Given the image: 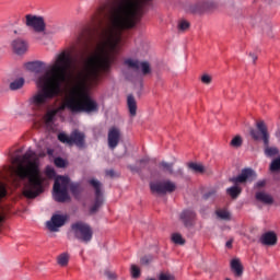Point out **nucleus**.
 Returning a JSON list of instances; mask_svg holds the SVG:
<instances>
[{
    "mask_svg": "<svg viewBox=\"0 0 280 280\" xmlns=\"http://www.w3.org/2000/svg\"><path fill=\"white\" fill-rule=\"evenodd\" d=\"M152 0H113L109 26L100 34L101 55L90 57L83 70L75 73V61L71 58V113H97L100 105L91 96L102 80V73H109L115 62L113 54L122 43L126 30H132L143 16L145 5Z\"/></svg>",
    "mask_w": 280,
    "mask_h": 280,
    "instance_id": "obj_1",
    "label": "nucleus"
},
{
    "mask_svg": "<svg viewBox=\"0 0 280 280\" xmlns=\"http://www.w3.org/2000/svg\"><path fill=\"white\" fill-rule=\"evenodd\" d=\"M35 83L39 90L28 98L34 113H45L54 97H59V110H71V54L63 51L57 55Z\"/></svg>",
    "mask_w": 280,
    "mask_h": 280,
    "instance_id": "obj_2",
    "label": "nucleus"
},
{
    "mask_svg": "<svg viewBox=\"0 0 280 280\" xmlns=\"http://www.w3.org/2000/svg\"><path fill=\"white\" fill-rule=\"evenodd\" d=\"M108 15V4L104 3L98 7L94 15L92 16V22L89 26H86L81 34V43L84 46L89 47V45H93L95 40V36L98 34L102 24L104 23V19Z\"/></svg>",
    "mask_w": 280,
    "mask_h": 280,
    "instance_id": "obj_3",
    "label": "nucleus"
},
{
    "mask_svg": "<svg viewBox=\"0 0 280 280\" xmlns=\"http://www.w3.org/2000/svg\"><path fill=\"white\" fill-rule=\"evenodd\" d=\"M256 129H250L249 135L254 141H262L264 143V152L269 159L272 156H278L279 148L270 147V133L268 132V127L264 120H260L256 124Z\"/></svg>",
    "mask_w": 280,
    "mask_h": 280,
    "instance_id": "obj_4",
    "label": "nucleus"
},
{
    "mask_svg": "<svg viewBox=\"0 0 280 280\" xmlns=\"http://www.w3.org/2000/svg\"><path fill=\"white\" fill-rule=\"evenodd\" d=\"M257 179V173L253 168H243L241 174L236 177L230 178V183H233L234 186L226 189L228 196L232 197L233 200L240 198L242 194V187L237 185H245V183H253Z\"/></svg>",
    "mask_w": 280,
    "mask_h": 280,
    "instance_id": "obj_5",
    "label": "nucleus"
},
{
    "mask_svg": "<svg viewBox=\"0 0 280 280\" xmlns=\"http://www.w3.org/2000/svg\"><path fill=\"white\" fill-rule=\"evenodd\" d=\"M90 187L94 189V203L90 207V215H95L100 211V207L104 205V185L100 179L91 178L88 180Z\"/></svg>",
    "mask_w": 280,
    "mask_h": 280,
    "instance_id": "obj_6",
    "label": "nucleus"
},
{
    "mask_svg": "<svg viewBox=\"0 0 280 280\" xmlns=\"http://www.w3.org/2000/svg\"><path fill=\"white\" fill-rule=\"evenodd\" d=\"M52 196L56 202H65L69 198V177L57 176L52 187Z\"/></svg>",
    "mask_w": 280,
    "mask_h": 280,
    "instance_id": "obj_7",
    "label": "nucleus"
},
{
    "mask_svg": "<svg viewBox=\"0 0 280 280\" xmlns=\"http://www.w3.org/2000/svg\"><path fill=\"white\" fill-rule=\"evenodd\" d=\"M71 229L74 232L77 240H80V242L89 244V242L93 240V230H91L90 224L79 221L77 223H73L71 225Z\"/></svg>",
    "mask_w": 280,
    "mask_h": 280,
    "instance_id": "obj_8",
    "label": "nucleus"
},
{
    "mask_svg": "<svg viewBox=\"0 0 280 280\" xmlns=\"http://www.w3.org/2000/svg\"><path fill=\"white\" fill-rule=\"evenodd\" d=\"M25 25L31 27L36 34H45L47 30V23H45V18L40 15L26 14Z\"/></svg>",
    "mask_w": 280,
    "mask_h": 280,
    "instance_id": "obj_9",
    "label": "nucleus"
},
{
    "mask_svg": "<svg viewBox=\"0 0 280 280\" xmlns=\"http://www.w3.org/2000/svg\"><path fill=\"white\" fill-rule=\"evenodd\" d=\"M150 189L152 194L165 196V194H174L176 191V183L170 179L155 182L150 184Z\"/></svg>",
    "mask_w": 280,
    "mask_h": 280,
    "instance_id": "obj_10",
    "label": "nucleus"
},
{
    "mask_svg": "<svg viewBox=\"0 0 280 280\" xmlns=\"http://www.w3.org/2000/svg\"><path fill=\"white\" fill-rule=\"evenodd\" d=\"M69 217L67 214H52L49 221L46 222V228L50 233H58L61 226L67 224Z\"/></svg>",
    "mask_w": 280,
    "mask_h": 280,
    "instance_id": "obj_11",
    "label": "nucleus"
},
{
    "mask_svg": "<svg viewBox=\"0 0 280 280\" xmlns=\"http://www.w3.org/2000/svg\"><path fill=\"white\" fill-rule=\"evenodd\" d=\"M121 139V131L117 127H113L108 130L107 143L110 150H115L119 145Z\"/></svg>",
    "mask_w": 280,
    "mask_h": 280,
    "instance_id": "obj_12",
    "label": "nucleus"
},
{
    "mask_svg": "<svg viewBox=\"0 0 280 280\" xmlns=\"http://www.w3.org/2000/svg\"><path fill=\"white\" fill-rule=\"evenodd\" d=\"M71 143L77 145L79 150H84L86 148V135L78 129L73 130L71 132Z\"/></svg>",
    "mask_w": 280,
    "mask_h": 280,
    "instance_id": "obj_13",
    "label": "nucleus"
},
{
    "mask_svg": "<svg viewBox=\"0 0 280 280\" xmlns=\"http://www.w3.org/2000/svg\"><path fill=\"white\" fill-rule=\"evenodd\" d=\"M218 8L217 0H200L195 4L194 12H211Z\"/></svg>",
    "mask_w": 280,
    "mask_h": 280,
    "instance_id": "obj_14",
    "label": "nucleus"
},
{
    "mask_svg": "<svg viewBox=\"0 0 280 280\" xmlns=\"http://www.w3.org/2000/svg\"><path fill=\"white\" fill-rule=\"evenodd\" d=\"M179 220L187 229L196 224V212L191 209H186L179 214Z\"/></svg>",
    "mask_w": 280,
    "mask_h": 280,
    "instance_id": "obj_15",
    "label": "nucleus"
},
{
    "mask_svg": "<svg viewBox=\"0 0 280 280\" xmlns=\"http://www.w3.org/2000/svg\"><path fill=\"white\" fill-rule=\"evenodd\" d=\"M11 47L18 56H23V54L27 52L30 48V44L23 38H16L12 42Z\"/></svg>",
    "mask_w": 280,
    "mask_h": 280,
    "instance_id": "obj_16",
    "label": "nucleus"
},
{
    "mask_svg": "<svg viewBox=\"0 0 280 280\" xmlns=\"http://www.w3.org/2000/svg\"><path fill=\"white\" fill-rule=\"evenodd\" d=\"M259 242L262 246H277V233L272 231L266 232L260 236Z\"/></svg>",
    "mask_w": 280,
    "mask_h": 280,
    "instance_id": "obj_17",
    "label": "nucleus"
},
{
    "mask_svg": "<svg viewBox=\"0 0 280 280\" xmlns=\"http://www.w3.org/2000/svg\"><path fill=\"white\" fill-rule=\"evenodd\" d=\"M27 71H31L32 73H43L45 69H47V63L44 61H30L25 65Z\"/></svg>",
    "mask_w": 280,
    "mask_h": 280,
    "instance_id": "obj_18",
    "label": "nucleus"
},
{
    "mask_svg": "<svg viewBox=\"0 0 280 280\" xmlns=\"http://www.w3.org/2000/svg\"><path fill=\"white\" fill-rule=\"evenodd\" d=\"M255 198L258 202H262V205H272L275 202V199L266 191H257Z\"/></svg>",
    "mask_w": 280,
    "mask_h": 280,
    "instance_id": "obj_19",
    "label": "nucleus"
},
{
    "mask_svg": "<svg viewBox=\"0 0 280 280\" xmlns=\"http://www.w3.org/2000/svg\"><path fill=\"white\" fill-rule=\"evenodd\" d=\"M231 270L235 277H242L244 275V266H242V261L238 258L231 260Z\"/></svg>",
    "mask_w": 280,
    "mask_h": 280,
    "instance_id": "obj_20",
    "label": "nucleus"
},
{
    "mask_svg": "<svg viewBox=\"0 0 280 280\" xmlns=\"http://www.w3.org/2000/svg\"><path fill=\"white\" fill-rule=\"evenodd\" d=\"M127 108L130 117H137V100H135L132 94L127 96Z\"/></svg>",
    "mask_w": 280,
    "mask_h": 280,
    "instance_id": "obj_21",
    "label": "nucleus"
},
{
    "mask_svg": "<svg viewBox=\"0 0 280 280\" xmlns=\"http://www.w3.org/2000/svg\"><path fill=\"white\" fill-rule=\"evenodd\" d=\"M124 65L125 67H127L128 69H132L133 71H139V69L141 68V62L137 59H125L124 60Z\"/></svg>",
    "mask_w": 280,
    "mask_h": 280,
    "instance_id": "obj_22",
    "label": "nucleus"
},
{
    "mask_svg": "<svg viewBox=\"0 0 280 280\" xmlns=\"http://www.w3.org/2000/svg\"><path fill=\"white\" fill-rule=\"evenodd\" d=\"M69 259H70L69 253H62L57 257V264L61 268H66V266H69Z\"/></svg>",
    "mask_w": 280,
    "mask_h": 280,
    "instance_id": "obj_23",
    "label": "nucleus"
},
{
    "mask_svg": "<svg viewBox=\"0 0 280 280\" xmlns=\"http://www.w3.org/2000/svg\"><path fill=\"white\" fill-rule=\"evenodd\" d=\"M24 85H25V79L19 78L10 83L9 89L11 91H19V89H23Z\"/></svg>",
    "mask_w": 280,
    "mask_h": 280,
    "instance_id": "obj_24",
    "label": "nucleus"
},
{
    "mask_svg": "<svg viewBox=\"0 0 280 280\" xmlns=\"http://www.w3.org/2000/svg\"><path fill=\"white\" fill-rule=\"evenodd\" d=\"M60 110H65V109H60V107H58L57 109L47 112L46 115L44 116L45 124L47 125L51 124V121H54V117H56V115H58Z\"/></svg>",
    "mask_w": 280,
    "mask_h": 280,
    "instance_id": "obj_25",
    "label": "nucleus"
},
{
    "mask_svg": "<svg viewBox=\"0 0 280 280\" xmlns=\"http://www.w3.org/2000/svg\"><path fill=\"white\" fill-rule=\"evenodd\" d=\"M215 215L219 218V220H224L225 222L231 220V212H229L226 209H218L215 211Z\"/></svg>",
    "mask_w": 280,
    "mask_h": 280,
    "instance_id": "obj_26",
    "label": "nucleus"
},
{
    "mask_svg": "<svg viewBox=\"0 0 280 280\" xmlns=\"http://www.w3.org/2000/svg\"><path fill=\"white\" fill-rule=\"evenodd\" d=\"M188 167L195 174H203L205 173V166L202 164L191 162L188 164Z\"/></svg>",
    "mask_w": 280,
    "mask_h": 280,
    "instance_id": "obj_27",
    "label": "nucleus"
},
{
    "mask_svg": "<svg viewBox=\"0 0 280 280\" xmlns=\"http://www.w3.org/2000/svg\"><path fill=\"white\" fill-rule=\"evenodd\" d=\"M71 194L74 198H80V194H82V186L78 183H71Z\"/></svg>",
    "mask_w": 280,
    "mask_h": 280,
    "instance_id": "obj_28",
    "label": "nucleus"
},
{
    "mask_svg": "<svg viewBox=\"0 0 280 280\" xmlns=\"http://www.w3.org/2000/svg\"><path fill=\"white\" fill-rule=\"evenodd\" d=\"M160 167H162L164 172H168V174H174V163L163 161L160 163Z\"/></svg>",
    "mask_w": 280,
    "mask_h": 280,
    "instance_id": "obj_29",
    "label": "nucleus"
},
{
    "mask_svg": "<svg viewBox=\"0 0 280 280\" xmlns=\"http://www.w3.org/2000/svg\"><path fill=\"white\" fill-rule=\"evenodd\" d=\"M270 172H280V156L276 158L271 161L270 166H269Z\"/></svg>",
    "mask_w": 280,
    "mask_h": 280,
    "instance_id": "obj_30",
    "label": "nucleus"
},
{
    "mask_svg": "<svg viewBox=\"0 0 280 280\" xmlns=\"http://www.w3.org/2000/svg\"><path fill=\"white\" fill-rule=\"evenodd\" d=\"M140 67L144 75H149V73H152V68H150V63L148 61L140 62Z\"/></svg>",
    "mask_w": 280,
    "mask_h": 280,
    "instance_id": "obj_31",
    "label": "nucleus"
},
{
    "mask_svg": "<svg viewBox=\"0 0 280 280\" xmlns=\"http://www.w3.org/2000/svg\"><path fill=\"white\" fill-rule=\"evenodd\" d=\"M172 241L174 242V244H179L180 246L185 244V240L183 238V235L178 233L173 234Z\"/></svg>",
    "mask_w": 280,
    "mask_h": 280,
    "instance_id": "obj_32",
    "label": "nucleus"
},
{
    "mask_svg": "<svg viewBox=\"0 0 280 280\" xmlns=\"http://www.w3.org/2000/svg\"><path fill=\"white\" fill-rule=\"evenodd\" d=\"M242 143H243L242 137L240 136H235L231 141L232 148H242Z\"/></svg>",
    "mask_w": 280,
    "mask_h": 280,
    "instance_id": "obj_33",
    "label": "nucleus"
},
{
    "mask_svg": "<svg viewBox=\"0 0 280 280\" xmlns=\"http://www.w3.org/2000/svg\"><path fill=\"white\" fill-rule=\"evenodd\" d=\"M45 175L50 179L56 178V170L52 166H46Z\"/></svg>",
    "mask_w": 280,
    "mask_h": 280,
    "instance_id": "obj_34",
    "label": "nucleus"
},
{
    "mask_svg": "<svg viewBox=\"0 0 280 280\" xmlns=\"http://www.w3.org/2000/svg\"><path fill=\"white\" fill-rule=\"evenodd\" d=\"M131 276L133 279H139V277H141V270L137 265H131Z\"/></svg>",
    "mask_w": 280,
    "mask_h": 280,
    "instance_id": "obj_35",
    "label": "nucleus"
},
{
    "mask_svg": "<svg viewBox=\"0 0 280 280\" xmlns=\"http://www.w3.org/2000/svg\"><path fill=\"white\" fill-rule=\"evenodd\" d=\"M54 163L56 167H59V168L67 167V161H65V159L62 158H56Z\"/></svg>",
    "mask_w": 280,
    "mask_h": 280,
    "instance_id": "obj_36",
    "label": "nucleus"
},
{
    "mask_svg": "<svg viewBox=\"0 0 280 280\" xmlns=\"http://www.w3.org/2000/svg\"><path fill=\"white\" fill-rule=\"evenodd\" d=\"M178 30L179 32H186V30H189V22L182 20L178 23Z\"/></svg>",
    "mask_w": 280,
    "mask_h": 280,
    "instance_id": "obj_37",
    "label": "nucleus"
},
{
    "mask_svg": "<svg viewBox=\"0 0 280 280\" xmlns=\"http://www.w3.org/2000/svg\"><path fill=\"white\" fill-rule=\"evenodd\" d=\"M58 140L61 143H69V144H71V138H69L66 133H59L58 135Z\"/></svg>",
    "mask_w": 280,
    "mask_h": 280,
    "instance_id": "obj_38",
    "label": "nucleus"
},
{
    "mask_svg": "<svg viewBox=\"0 0 280 280\" xmlns=\"http://www.w3.org/2000/svg\"><path fill=\"white\" fill-rule=\"evenodd\" d=\"M267 180L266 179H260L258 180L255 185H254V189H264V187H266L267 185Z\"/></svg>",
    "mask_w": 280,
    "mask_h": 280,
    "instance_id": "obj_39",
    "label": "nucleus"
},
{
    "mask_svg": "<svg viewBox=\"0 0 280 280\" xmlns=\"http://www.w3.org/2000/svg\"><path fill=\"white\" fill-rule=\"evenodd\" d=\"M201 82H202L203 84H211V77H209V74H203V75L201 77Z\"/></svg>",
    "mask_w": 280,
    "mask_h": 280,
    "instance_id": "obj_40",
    "label": "nucleus"
},
{
    "mask_svg": "<svg viewBox=\"0 0 280 280\" xmlns=\"http://www.w3.org/2000/svg\"><path fill=\"white\" fill-rule=\"evenodd\" d=\"M160 280H174V276H172L170 273H161Z\"/></svg>",
    "mask_w": 280,
    "mask_h": 280,
    "instance_id": "obj_41",
    "label": "nucleus"
},
{
    "mask_svg": "<svg viewBox=\"0 0 280 280\" xmlns=\"http://www.w3.org/2000/svg\"><path fill=\"white\" fill-rule=\"evenodd\" d=\"M105 276H106L107 279H109V280H115V279H117V276H116L114 272H112V271H105Z\"/></svg>",
    "mask_w": 280,
    "mask_h": 280,
    "instance_id": "obj_42",
    "label": "nucleus"
},
{
    "mask_svg": "<svg viewBox=\"0 0 280 280\" xmlns=\"http://www.w3.org/2000/svg\"><path fill=\"white\" fill-rule=\"evenodd\" d=\"M152 261V256H144L141 258V264H150Z\"/></svg>",
    "mask_w": 280,
    "mask_h": 280,
    "instance_id": "obj_43",
    "label": "nucleus"
},
{
    "mask_svg": "<svg viewBox=\"0 0 280 280\" xmlns=\"http://www.w3.org/2000/svg\"><path fill=\"white\" fill-rule=\"evenodd\" d=\"M211 196H215V190H211L207 194L203 195L205 200H209V198H211Z\"/></svg>",
    "mask_w": 280,
    "mask_h": 280,
    "instance_id": "obj_44",
    "label": "nucleus"
},
{
    "mask_svg": "<svg viewBox=\"0 0 280 280\" xmlns=\"http://www.w3.org/2000/svg\"><path fill=\"white\" fill-rule=\"evenodd\" d=\"M106 176H109L110 178H113V176H115V171L114 170H107L106 171Z\"/></svg>",
    "mask_w": 280,
    "mask_h": 280,
    "instance_id": "obj_45",
    "label": "nucleus"
},
{
    "mask_svg": "<svg viewBox=\"0 0 280 280\" xmlns=\"http://www.w3.org/2000/svg\"><path fill=\"white\" fill-rule=\"evenodd\" d=\"M249 56L255 65V62H257V55L253 54V52H249Z\"/></svg>",
    "mask_w": 280,
    "mask_h": 280,
    "instance_id": "obj_46",
    "label": "nucleus"
},
{
    "mask_svg": "<svg viewBox=\"0 0 280 280\" xmlns=\"http://www.w3.org/2000/svg\"><path fill=\"white\" fill-rule=\"evenodd\" d=\"M226 248H233V240H230L225 243Z\"/></svg>",
    "mask_w": 280,
    "mask_h": 280,
    "instance_id": "obj_47",
    "label": "nucleus"
},
{
    "mask_svg": "<svg viewBox=\"0 0 280 280\" xmlns=\"http://www.w3.org/2000/svg\"><path fill=\"white\" fill-rule=\"evenodd\" d=\"M177 174H179V176H183V168H178Z\"/></svg>",
    "mask_w": 280,
    "mask_h": 280,
    "instance_id": "obj_48",
    "label": "nucleus"
},
{
    "mask_svg": "<svg viewBox=\"0 0 280 280\" xmlns=\"http://www.w3.org/2000/svg\"><path fill=\"white\" fill-rule=\"evenodd\" d=\"M139 163H148V159H142L139 161Z\"/></svg>",
    "mask_w": 280,
    "mask_h": 280,
    "instance_id": "obj_49",
    "label": "nucleus"
},
{
    "mask_svg": "<svg viewBox=\"0 0 280 280\" xmlns=\"http://www.w3.org/2000/svg\"><path fill=\"white\" fill-rule=\"evenodd\" d=\"M225 280H231V279L226 278Z\"/></svg>",
    "mask_w": 280,
    "mask_h": 280,
    "instance_id": "obj_50",
    "label": "nucleus"
}]
</instances>
